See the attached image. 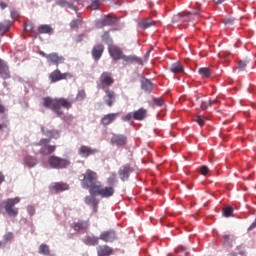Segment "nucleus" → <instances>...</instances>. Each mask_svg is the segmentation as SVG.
Segmentation results:
<instances>
[{
  "label": "nucleus",
  "instance_id": "obj_1",
  "mask_svg": "<svg viewBox=\"0 0 256 256\" xmlns=\"http://www.w3.org/2000/svg\"><path fill=\"white\" fill-rule=\"evenodd\" d=\"M82 189H88L90 195H98L102 199H110L113 197L114 190L112 187H103L99 181L97 172L88 169L84 174L80 175Z\"/></svg>",
  "mask_w": 256,
  "mask_h": 256
},
{
  "label": "nucleus",
  "instance_id": "obj_2",
  "mask_svg": "<svg viewBox=\"0 0 256 256\" xmlns=\"http://www.w3.org/2000/svg\"><path fill=\"white\" fill-rule=\"evenodd\" d=\"M43 107H45V109H51L58 117H63L64 113L61 107H63V109H71L73 103L65 98L45 97L43 98Z\"/></svg>",
  "mask_w": 256,
  "mask_h": 256
},
{
  "label": "nucleus",
  "instance_id": "obj_3",
  "mask_svg": "<svg viewBox=\"0 0 256 256\" xmlns=\"http://www.w3.org/2000/svg\"><path fill=\"white\" fill-rule=\"evenodd\" d=\"M21 201V198H8L4 201H0V213H7L9 217H17L19 215V209L15 207L17 203Z\"/></svg>",
  "mask_w": 256,
  "mask_h": 256
},
{
  "label": "nucleus",
  "instance_id": "obj_4",
  "mask_svg": "<svg viewBox=\"0 0 256 256\" xmlns=\"http://www.w3.org/2000/svg\"><path fill=\"white\" fill-rule=\"evenodd\" d=\"M48 165L51 169H67L71 165V161L67 158L52 155L48 158Z\"/></svg>",
  "mask_w": 256,
  "mask_h": 256
},
{
  "label": "nucleus",
  "instance_id": "obj_5",
  "mask_svg": "<svg viewBox=\"0 0 256 256\" xmlns=\"http://www.w3.org/2000/svg\"><path fill=\"white\" fill-rule=\"evenodd\" d=\"M147 117V109L140 108L136 111L130 112L124 116H122V121L130 122V121H143Z\"/></svg>",
  "mask_w": 256,
  "mask_h": 256
},
{
  "label": "nucleus",
  "instance_id": "obj_6",
  "mask_svg": "<svg viewBox=\"0 0 256 256\" xmlns=\"http://www.w3.org/2000/svg\"><path fill=\"white\" fill-rule=\"evenodd\" d=\"M115 83V79H113V74L111 72H103L99 77L98 87L103 91H108L107 87H111Z\"/></svg>",
  "mask_w": 256,
  "mask_h": 256
},
{
  "label": "nucleus",
  "instance_id": "obj_7",
  "mask_svg": "<svg viewBox=\"0 0 256 256\" xmlns=\"http://www.w3.org/2000/svg\"><path fill=\"white\" fill-rule=\"evenodd\" d=\"M48 143H51L50 139L42 138L36 145H38L40 148L39 153L40 155H51L55 153L57 150V146L55 145H49Z\"/></svg>",
  "mask_w": 256,
  "mask_h": 256
},
{
  "label": "nucleus",
  "instance_id": "obj_8",
  "mask_svg": "<svg viewBox=\"0 0 256 256\" xmlns=\"http://www.w3.org/2000/svg\"><path fill=\"white\" fill-rule=\"evenodd\" d=\"M49 79L51 83H58V81L73 79V74L69 72L61 73V70L56 69L50 73Z\"/></svg>",
  "mask_w": 256,
  "mask_h": 256
},
{
  "label": "nucleus",
  "instance_id": "obj_9",
  "mask_svg": "<svg viewBox=\"0 0 256 256\" xmlns=\"http://www.w3.org/2000/svg\"><path fill=\"white\" fill-rule=\"evenodd\" d=\"M199 15H201V9L196 8L192 12H186L178 15V17H179V21H181L182 23H185L187 21H195V19H199Z\"/></svg>",
  "mask_w": 256,
  "mask_h": 256
},
{
  "label": "nucleus",
  "instance_id": "obj_10",
  "mask_svg": "<svg viewBox=\"0 0 256 256\" xmlns=\"http://www.w3.org/2000/svg\"><path fill=\"white\" fill-rule=\"evenodd\" d=\"M99 239L104 241V243H113V241H117V239H119V236L115 230H106L101 232Z\"/></svg>",
  "mask_w": 256,
  "mask_h": 256
},
{
  "label": "nucleus",
  "instance_id": "obj_11",
  "mask_svg": "<svg viewBox=\"0 0 256 256\" xmlns=\"http://www.w3.org/2000/svg\"><path fill=\"white\" fill-rule=\"evenodd\" d=\"M47 63L59 67V65H63V63H65V57L59 55L57 52H52L47 56Z\"/></svg>",
  "mask_w": 256,
  "mask_h": 256
},
{
  "label": "nucleus",
  "instance_id": "obj_12",
  "mask_svg": "<svg viewBox=\"0 0 256 256\" xmlns=\"http://www.w3.org/2000/svg\"><path fill=\"white\" fill-rule=\"evenodd\" d=\"M96 153H99V150H97V148H91L85 145L80 146V148L78 149V155L83 159H87L90 155H96Z\"/></svg>",
  "mask_w": 256,
  "mask_h": 256
},
{
  "label": "nucleus",
  "instance_id": "obj_13",
  "mask_svg": "<svg viewBox=\"0 0 256 256\" xmlns=\"http://www.w3.org/2000/svg\"><path fill=\"white\" fill-rule=\"evenodd\" d=\"M84 203L86 205H90L93 208V213H97L99 209V199H97V195L91 194L84 198Z\"/></svg>",
  "mask_w": 256,
  "mask_h": 256
},
{
  "label": "nucleus",
  "instance_id": "obj_14",
  "mask_svg": "<svg viewBox=\"0 0 256 256\" xmlns=\"http://www.w3.org/2000/svg\"><path fill=\"white\" fill-rule=\"evenodd\" d=\"M111 143L112 145H117L118 147H125V145H127V136L123 134H113Z\"/></svg>",
  "mask_w": 256,
  "mask_h": 256
},
{
  "label": "nucleus",
  "instance_id": "obj_15",
  "mask_svg": "<svg viewBox=\"0 0 256 256\" xmlns=\"http://www.w3.org/2000/svg\"><path fill=\"white\" fill-rule=\"evenodd\" d=\"M119 115V112L106 114L101 118L100 123L103 125V127H107L108 125H111V123H113L119 117Z\"/></svg>",
  "mask_w": 256,
  "mask_h": 256
},
{
  "label": "nucleus",
  "instance_id": "obj_16",
  "mask_svg": "<svg viewBox=\"0 0 256 256\" xmlns=\"http://www.w3.org/2000/svg\"><path fill=\"white\" fill-rule=\"evenodd\" d=\"M68 189H69V184L65 182H56L51 184L50 186L51 193H61L63 191H68Z\"/></svg>",
  "mask_w": 256,
  "mask_h": 256
},
{
  "label": "nucleus",
  "instance_id": "obj_17",
  "mask_svg": "<svg viewBox=\"0 0 256 256\" xmlns=\"http://www.w3.org/2000/svg\"><path fill=\"white\" fill-rule=\"evenodd\" d=\"M105 51V46L102 44H97L92 48V57L94 61H99L103 57V52Z\"/></svg>",
  "mask_w": 256,
  "mask_h": 256
},
{
  "label": "nucleus",
  "instance_id": "obj_18",
  "mask_svg": "<svg viewBox=\"0 0 256 256\" xmlns=\"http://www.w3.org/2000/svg\"><path fill=\"white\" fill-rule=\"evenodd\" d=\"M194 97L195 104L199 105L202 111H206V109H209V107H211V100H203V97L201 95H195Z\"/></svg>",
  "mask_w": 256,
  "mask_h": 256
},
{
  "label": "nucleus",
  "instance_id": "obj_19",
  "mask_svg": "<svg viewBox=\"0 0 256 256\" xmlns=\"http://www.w3.org/2000/svg\"><path fill=\"white\" fill-rule=\"evenodd\" d=\"M108 51L112 59H114V61H119V59H122L123 57V50H121V48L117 46H110L108 48Z\"/></svg>",
  "mask_w": 256,
  "mask_h": 256
},
{
  "label": "nucleus",
  "instance_id": "obj_20",
  "mask_svg": "<svg viewBox=\"0 0 256 256\" xmlns=\"http://www.w3.org/2000/svg\"><path fill=\"white\" fill-rule=\"evenodd\" d=\"M130 173H131V165L129 164L123 165L118 171V175L121 181H128Z\"/></svg>",
  "mask_w": 256,
  "mask_h": 256
},
{
  "label": "nucleus",
  "instance_id": "obj_21",
  "mask_svg": "<svg viewBox=\"0 0 256 256\" xmlns=\"http://www.w3.org/2000/svg\"><path fill=\"white\" fill-rule=\"evenodd\" d=\"M72 228L74 231H87L89 229V221L79 220L78 222H74Z\"/></svg>",
  "mask_w": 256,
  "mask_h": 256
},
{
  "label": "nucleus",
  "instance_id": "obj_22",
  "mask_svg": "<svg viewBox=\"0 0 256 256\" xmlns=\"http://www.w3.org/2000/svg\"><path fill=\"white\" fill-rule=\"evenodd\" d=\"M98 256H110L113 255V248L107 245H100L97 247Z\"/></svg>",
  "mask_w": 256,
  "mask_h": 256
},
{
  "label": "nucleus",
  "instance_id": "obj_23",
  "mask_svg": "<svg viewBox=\"0 0 256 256\" xmlns=\"http://www.w3.org/2000/svg\"><path fill=\"white\" fill-rule=\"evenodd\" d=\"M41 131L43 135H45V137H48L46 139H49L50 141L51 139H59V137H61V135L59 134V130H48L45 128H41Z\"/></svg>",
  "mask_w": 256,
  "mask_h": 256
},
{
  "label": "nucleus",
  "instance_id": "obj_24",
  "mask_svg": "<svg viewBox=\"0 0 256 256\" xmlns=\"http://www.w3.org/2000/svg\"><path fill=\"white\" fill-rule=\"evenodd\" d=\"M153 82L147 78L141 79V89L144 90L145 93H152L153 91Z\"/></svg>",
  "mask_w": 256,
  "mask_h": 256
},
{
  "label": "nucleus",
  "instance_id": "obj_25",
  "mask_svg": "<svg viewBox=\"0 0 256 256\" xmlns=\"http://www.w3.org/2000/svg\"><path fill=\"white\" fill-rule=\"evenodd\" d=\"M99 237L97 236H91V235H87L83 238V243L85 245H88L90 247H95V245H99Z\"/></svg>",
  "mask_w": 256,
  "mask_h": 256
},
{
  "label": "nucleus",
  "instance_id": "obj_26",
  "mask_svg": "<svg viewBox=\"0 0 256 256\" xmlns=\"http://www.w3.org/2000/svg\"><path fill=\"white\" fill-rule=\"evenodd\" d=\"M0 75L2 79H10L11 72H9V66L3 61H0Z\"/></svg>",
  "mask_w": 256,
  "mask_h": 256
},
{
  "label": "nucleus",
  "instance_id": "obj_27",
  "mask_svg": "<svg viewBox=\"0 0 256 256\" xmlns=\"http://www.w3.org/2000/svg\"><path fill=\"white\" fill-rule=\"evenodd\" d=\"M106 183L108 184V186H104V187H111L114 191L113 195H115V185H117L118 183L117 173L112 172L110 176L107 178Z\"/></svg>",
  "mask_w": 256,
  "mask_h": 256
},
{
  "label": "nucleus",
  "instance_id": "obj_28",
  "mask_svg": "<svg viewBox=\"0 0 256 256\" xmlns=\"http://www.w3.org/2000/svg\"><path fill=\"white\" fill-rule=\"evenodd\" d=\"M119 19L117 17H113L111 15H107L102 19V27H109L111 25H115Z\"/></svg>",
  "mask_w": 256,
  "mask_h": 256
},
{
  "label": "nucleus",
  "instance_id": "obj_29",
  "mask_svg": "<svg viewBox=\"0 0 256 256\" xmlns=\"http://www.w3.org/2000/svg\"><path fill=\"white\" fill-rule=\"evenodd\" d=\"M37 30L40 35H53V27L49 24H42Z\"/></svg>",
  "mask_w": 256,
  "mask_h": 256
},
{
  "label": "nucleus",
  "instance_id": "obj_30",
  "mask_svg": "<svg viewBox=\"0 0 256 256\" xmlns=\"http://www.w3.org/2000/svg\"><path fill=\"white\" fill-rule=\"evenodd\" d=\"M106 93L105 96V103L108 105V107H113V103L115 101V92L110 90H104Z\"/></svg>",
  "mask_w": 256,
  "mask_h": 256
},
{
  "label": "nucleus",
  "instance_id": "obj_31",
  "mask_svg": "<svg viewBox=\"0 0 256 256\" xmlns=\"http://www.w3.org/2000/svg\"><path fill=\"white\" fill-rule=\"evenodd\" d=\"M139 27L142 29H149V27H153L155 25V21L151 20V18H145L138 23Z\"/></svg>",
  "mask_w": 256,
  "mask_h": 256
},
{
  "label": "nucleus",
  "instance_id": "obj_32",
  "mask_svg": "<svg viewBox=\"0 0 256 256\" xmlns=\"http://www.w3.org/2000/svg\"><path fill=\"white\" fill-rule=\"evenodd\" d=\"M170 71H171V73L177 74V73H183V71H185V69L183 68V65H181V63L176 62L170 66Z\"/></svg>",
  "mask_w": 256,
  "mask_h": 256
},
{
  "label": "nucleus",
  "instance_id": "obj_33",
  "mask_svg": "<svg viewBox=\"0 0 256 256\" xmlns=\"http://www.w3.org/2000/svg\"><path fill=\"white\" fill-rule=\"evenodd\" d=\"M198 73L202 79H209L211 77V69L207 67H202L198 70Z\"/></svg>",
  "mask_w": 256,
  "mask_h": 256
},
{
  "label": "nucleus",
  "instance_id": "obj_34",
  "mask_svg": "<svg viewBox=\"0 0 256 256\" xmlns=\"http://www.w3.org/2000/svg\"><path fill=\"white\" fill-rule=\"evenodd\" d=\"M24 163L27 167H35V165H37V158L33 156H26Z\"/></svg>",
  "mask_w": 256,
  "mask_h": 256
},
{
  "label": "nucleus",
  "instance_id": "obj_35",
  "mask_svg": "<svg viewBox=\"0 0 256 256\" xmlns=\"http://www.w3.org/2000/svg\"><path fill=\"white\" fill-rule=\"evenodd\" d=\"M222 213L224 217H233V207H224Z\"/></svg>",
  "mask_w": 256,
  "mask_h": 256
},
{
  "label": "nucleus",
  "instance_id": "obj_36",
  "mask_svg": "<svg viewBox=\"0 0 256 256\" xmlns=\"http://www.w3.org/2000/svg\"><path fill=\"white\" fill-rule=\"evenodd\" d=\"M39 253L41 255H49L50 253L49 246L47 244H41L39 246Z\"/></svg>",
  "mask_w": 256,
  "mask_h": 256
},
{
  "label": "nucleus",
  "instance_id": "obj_37",
  "mask_svg": "<svg viewBox=\"0 0 256 256\" xmlns=\"http://www.w3.org/2000/svg\"><path fill=\"white\" fill-rule=\"evenodd\" d=\"M81 23H83V19H81V18L72 20L70 22V27H71V29H78L79 26L81 25Z\"/></svg>",
  "mask_w": 256,
  "mask_h": 256
},
{
  "label": "nucleus",
  "instance_id": "obj_38",
  "mask_svg": "<svg viewBox=\"0 0 256 256\" xmlns=\"http://www.w3.org/2000/svg\"><path fill=\"white\" fill-rule=\"evenodd\" d=\"M102 41H105L107 45H111L113 43V39H111L109 32H104L102 35Z\"/></svg>",
  "mask_w": 256,
  "mask_h": 256
},
{
  "label": "nucleus",
  "instance_id": "obj_39",
  "mask_svg": "<svg viewBox=\"0 0 256 256\" xmlns=\"http://www.w3.org/2000/svg\"><path fill=\"white\" fill-rule=\"evenodd\" d=\"M33 29H35V25L31 22H26L24 24V31H27V33H33Z\"/></svg>",
  "mask_w": 256,
  "mask_h": 256
},
{
  "label": "nucleus",
  "instance_id": "obj_40",
  "mask_svg": "<svg viewBox=\"0 0 256 256\" xmlns=\"http://www.w3.org/2000/svg\"><path fill=\"white\" fill-rule=\"evenodd\" d=\"M87 97V93H85V90L78 91L75 100L76 101H83Z\"/></svg>",
  "mask_w": 256,
  "mask_h": 256
},
{
  "label": "nucleus",
  "instance_id": "obj_41",
  "mask_svg": "<svg viewBox=\"0 0 256 256\" xmlns=\"http://www.w3.org/2000/svg\"><path fill=\"white\" fill-rule=\"evenodd\" d=\"M125 63H133V61H137V56H126L122 54V58Z\"/></svg>",
  "mask_w": 256,
  "mask_h": 256
},
{
  "label": "nucleus",
  "instance_id": "obj_42",
  "mask_svg": "<svg viewBox=\"0 0 256 256\" xmlns=\"http://www.w3.org/2000/svg\"><path fill=\"white\" fill-rule=\"evenodd\" d=\"M13 239H14L13 232H7V233L3 236V241H4V243H9V241H13Z\"/></svg>",
  "mask_w": 256,
  "mask_h": 256
},
{
  "label": "nucleus",
  "instance_id": "obj_43",
  "mask_svg": "<svg viewBox=\"0 0 256 256\" xmlns=\"http://www.w3.org/2000/svg\"><path fill=\"white\" fill-rule=\"evenodd\" d=\"M9 23L6 24H0V35H5V33H7V31H9Z\"/></svg>",
  "mask_w": 256,
  "mask_h": 256
},
{
  "label": "nucleus",
  "instance_id": "obj_44",
  "mask_svg": "<svg viewBox=\"0 0 256 256\" xmlns=\"http://www.w3.org/2000/svg\"><path fill=\"white\" fill-rule=\"evenodd\" d=\"M175 252L178 254V255H188V252H187V248L186 247H178L175 249Z\"/></svg>",
  "mask_w": 256,
  "mask_h": 256
},
{
  "label": "nucleus",
  "instance_id": "obj_45",
  "mask_svg": "<svg viewBox=\"0 0 256 256\" xmlns=\"http://www.w3.org/2000/svg\"><path fill=\"white\" fill-rule=\"evenodd\" d=\"M195 121L200 127H203V125H205V117L201 115L196 116Z\"/></svg>",
  "mask_w": 256,
  "mask_h": 256
},
{
  "label": "nucleus",
  "instance_id": "obj_46",
  "mask_svg": "<svg viewBox=\"0 0 256 256\" xmlns=\"http://www.w3.org/2000/svg\"><path fill=\"white\" fill-rule=\"evenodd\" d=\"M99 5H101V1L99 0H94L91 5H90V9L92 11H96V9H99Z\"/></svg>",
  "mask_w": 256,
  "mask_h": 256
},
{
  "label": "nucleus",
  "instance_id": "obj_47",
  "mask_svg": "<svg viewBox=\"0 0 256 256\" xmlns=\"http://www.w3.org/2000/svg\"><path fill=\"white\" fill-rule=\"evenodd\" d=\"M56 5L59 7H67L69 5V1L67 0H56Z\"/></svg>",
  "mask_w": 256,
  "mask_h": 256
},
{
  "label": "nucleus",
  "instance_id": "obj_48",
  "mask_svg": "<svg viewBox=\"0 0 256 256\" xmlns=\"http://www.w3.org/2000/svg\"><path fill=\"white\" fill-rule=\"evenodd\" d=\"M245 67H247V62L246 61H243V60H240L238 62V68L240 71H245Z\"/></svg>",
  "mask_w": 256,
  "mask_h": 256
},
{
  "label": "nucleus",
  "instance_id": "obj_49",
  "mask_svg": "<svg viewBox=\"0 0 256 256\" xmlns=\"http://www.w3.org/2000/svg\"><path fill=\"white\" fill-rule=\"evenodd\" d=\"M152 101H153V103H155V105H158V107H162V105L164 103L163 99H161V98H153Z\"/></svg>",
  "mask_w": 256,
  "mask_h": 256
},
{
  "label": "nucleus",
  "instance_id": "obj_50",
  "mask_svg": "<svg viewBox=\"0 0 256 256\" xmlns=\"http://www.w3.org/2000/svg\"><path fill=\"white\" fill-rule=\"evenodd\" d=\"M200 173L201 175H207L209 173V167L203 165L200 167Z\"/></svg>",
  "mask_w": 256,
  "mask_h": 256
},
{
  "label": "nucleus",
  "instance_id": "obj_51",
  "mask_svg": "<svg viewBox=\"0 0 256 256\" xmlns=\"http://www.w3.org/2000/svg\"><path fill=\"white\" fill-rule=\"evenodd\" d=\"M27 211H28L29 215H31V217H33V215H35V208L33 206H28Z\"/></svg>",
  "mask_w": 256,
  "mask_h": 256
},
{
  "label": "nucleus",
  "instance_id": "obj_52",
  "mask_svg": "<svg viewBox=\"0 0 256 256\" xmlns=\"http://www.w3.org/2000/svg\"><path fill=\"white\" fill-rule=\"evenodd\" d=\"M11 17L12 19H18L19 18V12L12 10L11 11Z\"/></svg>",
  "mask_w": 256,
  "mask_h": 256
},
{
  "label": "nucleus",
  "instance_id": "obj_53",
  "mask_svg": "<svg viewBox=\"0 0 256 256\" xmlns=\"http://www.w3.org/2000/svg\"><path fill=\"white\" fill-rule=\"evenodd\" d=\"M84 37H85L84 34L78 35L77 38H76V40H75V42H76V43H81V41H83V38H84Z\"/></svg>",
  "mask_w": 256,
  "mask_h": 256
},
{
  "label": "nucleus",
  "instance_id": "obj_54",
  "mask_svg": "<svg viewBox=\"0 0 256 256\" xmlns=\"http://www.w3.org/2000/svg\"><path fill=\"white\" fill-rule=\"evenodd\" d=\"M66 7H68L69 9H73V11H77V7H75V5H73V3L68 2Z\"/></svg>",
  "mask_w": 256,
  "mask_h": 256
},
{
  "label": "nucleus",
  "instance_id": "obj_55",
  "mask_svg": "<svg viewBox=\"0 0 256 256\" xmlns=\"http://www.w3.org/2000/svg\"><path fill=\"white\" fill-rule=\"evenodd\" d=\"M0 8L1 9H7V3L0 1Z\"/></svg>",
  "mask_w": 256,
  "mask_h": 256
},
{
  "label": "nucleus",
  "instance_id": "obj_56",
  "mask_svg": "<svg viewBox=\"0 0 256 256\" xmlns=\"http://www.w3.org/2000/svg\"><path fill=\"white\" fill-rule=\"evenodd\" d=\"M5 111H7V108H5L4 105L0 104V113L3 114L5 113Z\"/></svg>",
  "mask_w": 256,
  "mask_h": 256
},
{
  "label": "nucleus",
  "instance_id": "obj_57",
  "mask_svg": "<svg viewBox=\"0 0 256 256\" xmlns=\"http://www.w3.org/2000/svg\"><path fill=\"white\" fill-rule=\"evenodd\" d=\"M215 5H221L222 3H225L226 0H213Z\"/></svg>",
  "mask_w": 256,
  "mask_h": 256
},
{
  "label": "nucleus",
  "instance_id": "obj_58",
  "mask_svg": "<svg viewBox=\"0 0 256 256\" xmlns=\"http://www.w3.org/2000/svg\"><path fill=\"white\" fill-rule=\"evenodd\" d=\"M39 55H41V57H45L46 60H47V57H49V54H47V53H45L43 51H40Z\"/></svg>",
  "mask_w": 256,
  "mask_h": 256
},
{
  "label": "nucleus",
  "instance_id": "obj_59",
  "mask_svg": "<svg viewBox=\"0 0 256 256\" xmlns=\"http://www.w3.org/2000/svg\"><path fill=\"white\" fill-rule=\"evenodd\" d=\"M5 181V175H3V173L0 172V185L1 183H3Z\"/></svg>",
  "mask_w": 256,
  "mask_h": 256
},
{
  "label": "nucleus",
  "instance_id": "obj_60",
  "mask_svg": "<svg viewBox=\"0 0 256 256\" xmlns=\"http://www.w3.org/2000/svg\"><path fill=\"white\" fill-rule=\"evenodd\" d=\"M210 103H211V105H216L217 99H215V100H210Z\"/></svg>",
  "mask_w": 256,
  "mask_h": 256
},
{
  "label": "nucleus",
  "instance_id": "obj_61",
  "mask_svg": "<svg viewBox=\"0 0 256 256\" xmlns=\"http://www.w3.org/2000/svg\"><path fill=\"white\" fill-rule=\"evenodd\" d=\"M3 246V242L0 240V248Z\"/></svg>",
  "mask_w": 256,
  "mask_h": 256
},
{
  "label": "nucleus",
  "instance_id": "obj_62",
  "mask_svg": "<svg viewBox=\"0 0 256 256\" xmlns=\"http://www.w3.org/2000/svg\"><path fill=\"white\" fill-rule=\"evenodd\" d=\"M224 239H229V236H224Z\"/></svg>",
  "mask_w": 256,
  "mask_h": 256
},
{
  "label": "nucleus",
  "instance_id": "obj_63",
  "mask_svg": "<svg viewBox=\"0 0 256 256\" xmlns=\"http://www.w3.org/2000/svg\"><path fill=\"white\" fill-rule=\"evenodd\" d=\"M0 129H3V125L0 124Z\"/></svg>",
  "mask_w": 256,
  "mask_h": 256
},
{
  "label": "nucleus",
  "instance_id": "obj_64",
  "mask_svg": "<svg viewBox=\"0 0 256 256\" xmlns=\"http://www.w3.org/2000/svg\"><path fill=\"white\" fill-rule=\"evenodd\" d=\"M74 1H76L77 3H79V1H81V0H74Z\"/></svg>",
  "mask_w": 256,
  "mask_h": 256
}]
</instances>
